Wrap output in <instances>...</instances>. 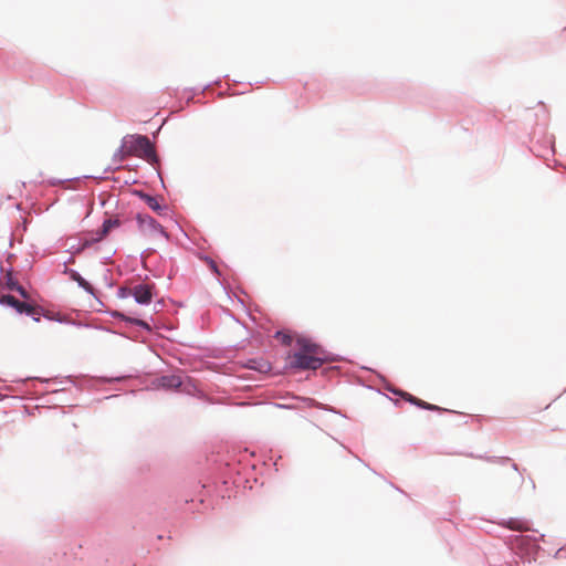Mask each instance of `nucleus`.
<instances>
[{
  "instance_id": "obj_2",
  "label": "nucleus",
  "mask_w": 566,
  "mask_h": 566,
  "mask_svg": "<svg viewBox=\"0 0 566 566\" xmlns=\"http://www.w3.org/2000/svg\"><path fill=\"white\" fill-rule=\"evenodd\" d=\"M138 157L150 164L158 161L155 144H122L116 157L124 160L127 157Z\"/></svg>"
},
{
  "instance_id": "obj_20",
  "label": "nucleus",
  "mask_w": 566,
  "mask_h": 566,
  "mask_svg": "<svg viewBox=\"0 0 566 566\" xmlns=\"http://www.w3.org/2000/svg\"><path fill=\"white\" fill-rule=\"evenodd\" d=\"M185 92H190L191 95H193V96L205 93V92H201V86L186 87Z\"/></svg>"
},
{
  "instance_id": "obj_24",
  "label": "nucleus",
  "mask_w": 566,
  "mask_h": 566,
  "mask_svg": "<svg viewBox=\"0 0 566 566\" xmlns=\"http://www.w3.org/2000/svg\"><path fill=\"white\" fill-rule=\"evenodd\" d=\"M193 102H195V96L190 94V95L186 98V103H187V104H190V103H193Z\"/></svg>"
},
{
  "instance_id": "obj_7",
  "label": "nucleus",
  "mask_w": 566,
  "mask_h": 566,
  "mask_svg": "<svg viewBox=\"0 0 566 566\" xmlns=\"http://www.w3.org/2000/svg\"><path fill=\"white\" fill-rule=\"evenodd\" d=\"M6 286L11 291H17L23 298L29 300L30 294L27 292V290L19 284V282L15 280L11 271H8L6 276Z\"/></svg>"
},
{
  "instance_id": "obj_9",
  "label": "nucleus",
  "mask_w": 566,
  "mask_h": 566,
  "mask_svg": "<svg viewBox=\"0 0 566 566\" xmlns=\"http://www.w3.org/2000/svg\"><path fill=\"white\" fill-rule=\"evenodd\" d=\"M118 226H119V220H117V219L105 220L102 226V229L97 232V237L94 238L92 241L97 242V241L103 240L113 228H117Z\"/></svg>"
},
{
  "instance_id": "obj_4",
  "label": "nucleus",
  "mask_w": 566,
  "mask_h": 566,
  "mask_svg": "<svg viewBox=\"0 0 566 566\" xmlns=\"http://www.w3.org/2000/svg\"><path fill=\"white\" fill-rule=\"evenodd\" d=\"M137 223L139 231L147 237L165 235L161 226L147 214H138Z\"/></svg>"
},
{
  "instance_id": "obj_6",
  "label": "nucleus",
  "mask_w": 566,
  "mask_h": 566,
  "mask_svg": "<svg viewBox=\"0 0 566 566\" xmlns=\"http://www.w3.org/2000/svg\"><path fill=\"white\" fill-rule=\"evenodd\" d=\"M164 125V120L161 122V124L157 127V129L155 132L151 133L153 135V138L150 139L148 137V135L146 134H139V133H134V134H126L124 135L119 142H156L157 137H158V133L159 130L161 129V126Z\"/></svg>"
},
{
  "instance_id": "obj_18",
  "label": "nucleus",
  "mask_w": 566,
  "mask_h": 566,
  "mask_svg": "<svg viewBox=\"0 0 566 566\" xmlns=\"http://www.w3.org/2000/svg\"><path fill=\"white\" fill-rule=\"evenodd\" d=\"M220 85H221V77H217V78L208 82L207 84L202 85L201 92H206L211 86H220Z\"/></svg>"
},
{
  "instance_id": "obj_21",
  "label": "nucleus",
  "mask_w": 566,
  "mask_h": 566,
  "mask_svg": "<svg viewBox=\"0 0 566 566\" xmlns=\"http://www.w3.org/2000/svg\"><path fill=\"white\" fill-rule=\"evenodd\" d=\"M407 399H408L410 402H412L413 405H416V406H418V407H420V408H422V405H423V402H424L423 400H421V399H419V398H416V397H413V396H411V395H407Z\"/></svg>"
},
{
  "instance_id": "obj_5",
  "label": "nucleus",
  "mask_w": 566,
  "mask_h": 566,
  "mask_svg": "<svg viewBox=\"0 0 566 566\" xmlns=\"http://www.w3.org/2000/svg\"><path fill=\"white\" fill-rule=\"evenodd\" d=\"M128 294L132 295L139 304H149L153 300V286L148 284H138L129 289Z\"/></svg>"
},
{
  "instance_id": "obj_17",
  "label": "nucleus",
  "mask_w": 566,
  "mask_h": 566,
  "mask_svg": "<svg viewBox=\"0 0 566 566\" xmlns=\"http://www.w3.org/2000/svg\"><path fill=\"white\" fill-rule=\"evenodd\" d=\"M146 202H147V205L149 206V208H151L153 210H156V211H157V210H159V209H160V206H159V203H158L157 199H156V198H154V197L147 196V197H146Z\"/></svg>"
},
{
  "instance_id": "obj_11",
  "label": "nucleus",
  "mask_w": 566,
  "mask_h": 566,
  "mask_svg": "<svg viewBox=\"0 0 566 566\" xmlns=\"http://www.w3.org/2000/svg\"><path fill=\"white\" fill-rule=\"evenodd\" d=\"M160 385L166 388H178L181 385L179 376H164L160 378Z\"/></svg>"
},
{
  "instance_id": "obj_16",
  "label": "nucleus",
  "mask_w": 566,
  "mask_h": 566,
  "mask_svg": "<svg viewBox=\"0 0 566 566\" xmlns=\"http://www.w3.org/2000/svg\"><path fill=\"white\" fill-rule=\"evenodd\" d=\"M18 301L14 296L12 295H3L0 297V303L1 304H4V305H9L13 308H15L17 304H18Z\"/></svg>"
},
{
  "instance_id": "obj_10",
  "label": "nucleus",
  "mask_w": 566,
  "mask_h": 566,
  "mask_svg": "<svg viewBox=\"0 0 566 566\" xmlns=\"http://www.w3.org/2000/svg\"><path fill=\"white\" fill-rule=\"evenodd\" d=\"M69 275H70L71 280L76 282L86 292H88L91 294L94 293V287L85 279H83L76 271L70 270Z\"/></svg>"
},
{
  "instance_id": "obj_14",
  "label": "nucleus",
  "mask_w": 566,
  "mask_h": 566,
  "mask_svg": "<svg viewBox=\"0 0 566 566\" xmlns=\"http://www.w3.org/2000/svg\"><path fill=\"white\" fill-rule=\"evenodd\" d=\"M248 366L252 369H256L262 373H266L270 370V365L266 361L258 363L255 360H250Z\"/></svg>"
},
{
  "instance_id": "obj_25",
  "label": "nucleus",
  "mask_w": 566,
  "mask_h": 566,
  "mask_svg": "<svg viewBox=\"0 0 566 566\" xmlns=\"http://www.w3.org/2000/svg\"><path fill=\"white\" fill-rule=\"evenodd\" d=\"M223 95H224V93H223V92H219V93H218V96H220V97H222Z\"/></svg>"
},
{
  "instance_id": "obj_26",
  "label": "nucleus",
  "mask_w": 566,
  "mask_h": 566,
  "mask_svg": "<svg viewBox=\"0 0 566 566\" xmlns=\"http://www.w3.org/2000/svg\"><path fill=\"white\" fill-rule=\"evenodd\" d=\"M548 146H549L548 148L553 151L554 150L553 149L554 144H549Z\"/></svg>"
},
{
  "instance_id": "obj_15",
  "label": "nucleus",
  "mask_w": 566,
  "mask_h": 566,
  "mask_svg": "<svg viewBox=\"0 0 566 566\" xmlns=\"http://www.w3.org/2000/svg\"><path fill=\"white\" fill-rule=\"evenodd\" d=\"M0 65L6 66L8 69H14L15 63L9 61V53L0 52Z\"/></svg>"
},
{
  "instance_id": "obj_22",
  "label": "nucleus",
  "mask_w": 566,
  "mask_h": 566,
  "mask_svg": "<svg viewBox=\"0 0 566 566\" xmlns=\"http://www.w3.org/2000/svg\"><path fill=\"white\" fill-rule=\"evenodd\" d=\"M422 409H427V410H441V408H439L438 406L428 403L426 401L422 405Z\"/></svg>"
},
{
  "instance_id": "obj_19",
  "label": "nucleus",
  "mask_w": 566,
  "mask_h": 566,
  "mask_svg": "<svg viewBox=\"0 0 566 566\" xmlns=\"http://www.w3.org/2000/svg\"><path fill=\"white\" fill-rule=\"evenodd\" d=\"M127 321H129L130 323L137 325V326H140V327H144L146 329H150L148 324L142 319H138V318H126Z\"/></svg>"
},
{
  "instance_id": "obj_8",
  "label": "nucleus",
  "mask_w": 566,
  "mask_h": 566,
  "mask_svg": "<svg viewBox=\"0 0 566 566\" xmlns=\"http://www.w3.org/2000/svg\"><path fill=\"white\" fill-rule=\"evenodd\" d=\"M297 346L300 347V350L297 353H304L310 355H319L321 354V347L310 339L306 338H298L297 339Z\"/></svg>"
},
{
  "instance_id": "obj_23",
  "label": "nucleus",
  "mask_w": 566,
  "mask_h": 566,
  "mask_svg": "<svg viewBox=\"0 0 566 566\" xmlns=\"http://www.w3.org/2000/svg\"><path fill=\"white\" fill-rule=\"evenodd\" d=\"M210 269H211L212 271H214L216 273H219V272H218V269H217V264H216L213 261H210Z\"/></svg>"
},
{
  "instance_id": "obj_12",
  "label": "nucleus",
  "mask_w": 566,
  "mask_h": 566,
  "mask_svg": "<svg viewBox=\"0 0 566 566\" xmlns=\"http://www.w3.org/2000/svg\"><path fill=\"white\" fill-rule=\"evenodd\" d=\"M506 526L511 530L520 531V532L530 530L528 523L526 521H522V520H517V518H510L506 522Z\"/></svg>"
},
{
  "instance_id": "obj_1",
  "label": "nucleus",
  "mask_w": 566,
  "mask_h": 566,
  "mask_svg": "<svg viewBox=\"0 0 566 566\" xmlns=\"http://www.w3.org/2000/svg\"><path fill=\"white\" fill-rule=\"evenodd\" d=\"M538 109L533 107H525L520 115L523 125L517 120H510L505 124V132L513 138L521 142H555V136L548 134L547 125L549 120V113L543 101L537 102Z\"/></svg>"
},
{
  "instance_id": "obj_3",
  "label": "nucleus",
  "mask_w": 566,
  "mask_h": 566,
  "mask_svg": "<svg viewBox=\"0 0 566 566\" xmlns=\"http://www.w3.org/2000/svg\"><path fill=\"white\" fill-rule=\"evenodd\" d=\"M324 359L319 355H310L304 353H294L292 365L300 369H317L322 366Z\"/></svg>"
},
{
  "instance_id": "obj_13",
  "label": "nucleus",
  "mask_w": 566,
  "mask_h": 566,
  "mask_svg": "<svg viewBox=\"0 0 566 566\" xmlns=\"http://www.w3.org/2000/svg\"><path fill=\"white\" fill-rule=\"evenodd\" d=\"M15 311L18 313H21V314L25 313L28 315H33V314H35L36 308H35V306H33V305H31L29 303L18 301V304L15 306Z\"/></svg>"
}]
</instances>
